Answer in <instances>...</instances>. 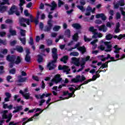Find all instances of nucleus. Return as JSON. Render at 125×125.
Segmentation results:
<instances>
[{"label": "nucleus", "mask_w": 125, "mask_h": 125, "mask_svg": "<svg viewBox=\"0 0 125 125\" xmlns=\"http://www.w3.org/2000/svg\"><path fill=\"white\" fill-rule=\"evenodd\" d=\"M68 68L69 67L67 65H63V66H62V65H59L58 66V69L60 71H62V70L64 71V70H67Z\"/></svg>", "instance_id": "obj_23"}, {"label": "nucleus", "mask_w": 125, "mask_h": 125, "mask_svg": "<svg viewBox=\"0 0 125 125\" xmlns=\"http://www.w3.org/2000/svg\"><path fill=\"white\" fill-rule=\"evenodd\" d=\"M9 32L10 34L11 35V36H16L17 32H16V30H12V26H10V28Z\"/></svg>", "instance_id": "obj_19"}, {"label": "nucleus", "mask_w": 125, "mask_h": 125, "mask_svg": "<svg viewBox=\"0 0 125 125\" xmlns=\"http://www.w3.org/2000/svg\"><path fill=\"white\" fill-rule=\"evenodd\" d=\"M42 112H43V110H42V111H40V112L39 113H35L33 116V118L34 119H37L36 118V117H39V116H40V115H41V114H42Z\"/></svg>", "instance_id": "obj_37"}, {"label": "nucleus", "mask_w": 125, "mask_h": 125, "mask_svg": "<svg viewBox=\"0 0 125 125\" xmlns=\"http://www.w3.org/2000/svg\"><path fill=\"white\" fill-rule=\"evenodd\" d=\"M48 18H49L50 20H49L47 21V25L45 26V28L44 30V32H49L51 31V29H52V27H53V24H52V18H53V17L52 16L51 14H49L48 15Z\"/></svg>", "instance_id": "obj_3"}, {"label": "nucleus", "mask_w": 125, "mask_h": 125, "mask_svg": "<svg viewBox=\"0 0 125 125\" xmlns=\"http://www.w3.org/2000/svg\"><path fill=\"white\" fill-rule=\"evenodd\" d=\"M77 7L79 8L82 12H84V11H85V9L83 7V6L82 5H77Z\"/></svg>", "instance_id": "obj_38"}, {"label": "nucleus", "mask_w": 125, "mask_h": 125, "mask_svg": "<svg viewBox=\"0 0 125 125\" xmlns=\"http://www.w3.org/2000/svg\"><path fill=\"white\" fill-rule=\"evenodd\" d=\"M61 27H60V26H57V25H55L54 27H53V31H54L55 32H58V31H59V30L60 29Z\"/></svg>", "instance_id": "obj_39"}, {"label": "nucleus", "mask_w": 125, "mask_h": 125, "mask_svg": "<svg viewBox=\"0 0 125 125\" xmlns=\"http://www.w3.org/2000/svg\"><path fill=\"white\" fill-rule=\"evenodd\" d=\"M28 81V77H22V76L20 75L18 76V83H25Z\"/></svg>", "instance_id": "obj_10"}, {"label": "nucleus", "mask_w": 125, "mask_h": 125, "mask_svg": "<svg viewBox=\"0 0 125 125\" xmlns=\"http://www.w3.org/2000/svg\"><path fill=\"white\" fill-rule=\"evenodd\" d=\"M6 35V32L4 31L0 32V37H1L2 38L4 37Z\"/></svg>", "instance_id": "obj_53"}, {"label": "nucleus", "mask_w": 125, "mask_h": 125, "mask_svg": "<svg viewBox=\"0 0 125 125\" xmlns=\"http://www.w3.org/2000/svg\"><path fill=\"white\" fill-rule=\"evenodd\" d=\"M99 31H103L104 33H106L108 29L105 25H102L98 27Z\"/></svg>", "instance_id": "obj_15"}, {"label": "nucleus", "mask_w": 125, "mask_h": 125, "mask_svg": "<svg viewBox=\"0 0 125 125\" xmlns=\"http://www.w3.org/2000/svg\"><path fill=\"white\" fill-rule=\"evenodd\" d=\"M92 9V8L91 7H90V6H88L86 8V11L91 12Z\"/></svg>", "instance_id": "obj_59"}, {"label": "nucleus", "mask_w": 125, "mask_h": 125, "mask_svg": "<svg viewBox=\"0 0 125 125\" xmlns=\"http://www.w3.org/2000/svg\"><path fill=\"white\" fill-rule=\"evenodd\" d=\"M89 31L93 33V35L92 37V39H97L98 38V32H97V29H94V27H90L89 28Z\"/></svg>", "instance_id": "obj_7"}, {"label": "nucleus", "mask_w": 125, "mask_h": 125, "mask_svg": "<svg viewBox=\"0 0 125 125\" xmlns=\"http://www.w3.org/2000/svg\"><path fill=\"white\" fill-rule=\"evenodd\" d=\"M8 6L4 5H0V13H4L5 11H7Z\"/></svg>", "instance_id": "obj_14"}, {"label": "nucleus", "mask_w": 125, "mask_h": 125, "mask_svg": "<svg viewBox=\"0 0 125 125\" xmlns=\"http://www.w3.org/2000/svg\"><path fill=\"white\" fill-rule=\"evenodd\" d=\"M38 62L39 63H42V62L43 60V58L42 57V56L41 55H38Z\"/></svg>", "instance_id": "obj_28"}, {"label": "nucleus", "mask_w": 125, "mask_h": 125, "mask_svg": "<svg viewBox=\"0 0 125 125\" xmlns=\"http://www.w3.org/2000/svg\"><path fill=\"white\" fill-rule=\"evenodd\" d=\"M7 61L10 62L9 63V68L11 69L13 68L14 64L16 65H19L22 63V57L20 56H16L15 55H8L6 58Z\"/></svg>", "instance_id": "obj_1"}, {"label": "nucleus", "mask_w": 125, "mask_h": 125, "mask_svg": "<svg viewBox=\"0 0 125 125\" xmlns=\"http://www.w3.org/2000/svg\"><path fill=\"white\" fill-rule=\"evenodd\" d=\"M72 40L74 42H77L79 40V33L76 32L73 36Z\"/></svg>", "instance_id": "obj_21"}, {"label": "nucleus", "mask_w": 125, "mask_h": 125, "mask_svg": "<svg viewBox=\"0 0 125 125\" xmlns=\"http://www.w3.org/2000/svg\"><path fill=\"white\" fill-rule=\"evenodd\" d=\"M107 46V49L105 50L106 52H111L112 51V45L108 44Z\"/></svg>", "instance_id": "obj_32"}, {"label": "nucleus", "mask_w": 125, "mask_h": 125, "mask_svg": "<svg viewBox=\"0 0 125 125\" xmlns=\"http://www.w3.org/2000/svg\"><path fill=\"white\" fill-rule=\"evenodd\" d=\"M114 39H118L119 41H121L123 38H125V34H120L118 36L117 35H114L113 36Z\"/></svg>", "instance_id": "obj_22"}, {"label": "nucleus", "mask_w": 125, "mask_h": 125, "mask_svg": "<svg viewBox=\"0 0 125 125\" xmlns=\"http://www.w3.org/2000/svg\"><path fill=\"white\" fill-rule=\"evenodd\" d=\"M7 49H4L2 52V54L5 55L7 53Z\"/></svg>", "instance_id": "obj_64"}, {"label": "nucleus", "mask_w": 125, "mask_h": 125, "mask_svg": "<svg viewBox=\"0 0 125 125\" xmlns=\"http://www.w3.org/2000/svg\"><path fill=\"white\" fill-rule=\"evenodd\" d=\"M61 75L60 74H57L55 76L54 78L51 80V82H54L56 83H58L62 81V78L61 77Z\"/></svg>", "instance_id": "obj_8"}, {"label": "nucleus", "mask_w": 125, "mask_h": 125, "mask_svg": "<svg viewBox=\"0 0 125 125\" xmlns=\"http://www.w3.org/2000/svg\"><path fill=\"white\" fill-rule=\"evenodd\" d=\"M17 9V8L16 7V6L15 5H13L12 7H11L9 11L8 12L9 15H12L15 13L16 15L17 16H20V12L18 11H14L16 10Z\"/></svg>", "instance_id": "obj_6"}, {"label": "nucleus", "mask_w": 125, "mask_h": 125, "mask_svg": "<svg viewBox=\"0 0 125 125\" xmlns=\"http://www.w3.org/2000/svg\"><path fill=\"white\" fill-rule=\"evenodd\" d=\"M11 79H12V76H11L10 75H8L6 77V81H7V82H8V83H13V81H10V80H11Z\"/></svg>", "instance_id": "obj_41"}, {"label": "nucleus", "mask_w": 125, "mask_h": 125, "mask_svg": "<svg viewBox=\"0 0 125 125\" xmlns=\"http://www.w3.org/2000/svg\"><path fill=\"white\" fill-rule=\"evenodd\" d=\"M105 39L107 41H111V40L113 39V35L110 33L106 35V36H105Z\"/></svg>", "instance_id": "obj_27"}, {"label": "nucleus", "mask_w": 125, "mask_h": 125, "mask_svg": "<svg viewBox=\"0 0 125 125\" xmlns=\"http://www.w3.org/2000/svg\"><path fill=\"white\" fill-rule=\"evenodd\" d=\"M32 6H33V3L30 2L26 5V7H27V8H30V7H32Z\"/></svg>", "instance_id": "obj_54"}, {"label": "nucleus", "mask_w": 125, "mask_h": 125, "mask_svg": "<svg viewBox=\"0 0 125 125\" xmlns=\"http://www.w3.org/2000/svg\"><path fill=\"white\" fill-rule=\"evenodd\" d=\"M19 23L21 27H24L26 28L27 25L24 23H26L27 25H30V19H25L24 18H20L19 19Z\"/></svg>", "instance_id": "obj_5"}, {"label": "nucleus", "mask_w": 125, "mask_h": 125, "mask_svg": "<svg viewBox=\"0 0 125 125\" xmlns=\"http://www.w3.org/2000/svg\"><path fill=\"white\" fill-rule=\"evenodd\" d=\"M19 40L21 41V42H22V44H26V38L23 37V38H20Z\"/></svg>", "instance_id": "obj_36"}, {"label": "nucleus", "mask_w": 125, "mask_h": 125, "mask_svg": "<svg viewBox=\"0 0 125 125\" xmlns=\"http://www.w3.org/2000/svg\"><path fill=\"white\" fill-rule=\"evenodd\" d=\"M52 57L53 60L51 61L47 65V68H49V71L54 70V69L56 68L55 63L57 62V60L58 59V52H57V48L54 47L52 49Z\"/></svg>", "instance_id": "obj_2"}, {"label": "nucleus", "mask_w": 125, "mask_h": 125, "mask_svg": "<svg viewBox=\"0 0 125 125\" xmlns=\"http://www.w3.org/2000/svg\"><path fill=\"white\" fill-rule=\"evenodd\" d=\"M113 48L115 50L114 52V53H120V50L122 49V48H119L118 47V45H115L114 47Z\"/></svg>", "instance_id": "obj_24"}, {"label": "nucleus", "mask_w": 125, "mask_h": 125, "mask_svg": "<svg viewBox=\"0 0 125 125\" xmlns=\"http://www.w3.org/2000/svg\"><path fill=\"white\" fill-rule=\"evenodd\" d=\"M69 59V57L67 55L63 56L61 59L60 61L61 62H63L64 64H66L67 61H68V60Z\"/></svg>", "instance_id": "obj_17"}, {"label": "nucleus", "mask_w": 125, "mask_h": 125, "mask_svg": "<svg viewBox=\"0 0 125 125\" xmlns=\"http://www.w3.org/2000/svg\"><path fill=\"white\" fill-rule=\"evenodd\" d=\"M5 23H6V24H13V21H12V20L8 19L5 20Z\"/></svg>", "instance_id": "obj_40"}, {"label": "nucleus", "mask_w": 125, "mask_h": 125, "mask_svg": "<svg viewBox=\"0 0 125 125\" xmlns=\"http://www.w3.org/2000/svg\"><path fill=\"white\" fill-rule=\"evenodd\" d=\"M24 60L28 63L31 62V57L29 55H25Z\"/></svg>", "instance_id": "obj_35"}, {"label": "nucleus", "mask_w": 125, "mask_h": 125, "mask_svg": "<svg viewBox=\"0 0 125 125\" xmlns=\"http://www.w3.org/2000/svg\"><path fill=\"white\" fill-rule=\"evenodd\" d=\"M116 19L117 20H119V19H121V14L120 13L117 12L116 13Z\"/></svg>", "instance_id": "obj_55"}, {"label": "nucleus", "mask_w": 125, "mask_h": 125, "mask_svg": "<svg viewBox=\"0 0 125 125\" xmlns=\"http://www.w3.org/2000/svg\"><path fill=\"white\" fill-rule=\"evenodd\" d=\"M9 74H12V75H15V74H16V68H13L11 69L9 71Z\"/></svg>", "instance_id": "obj_33"}, {"label": "nucleus", "mask_w": 125, "mask_h": 125, "mask_svg": "<svg viewBox=\"0 0 125 125\" xmlns=\"http://www.w3.org/2000/svg\"><path fill=\"white\" fill-rule=\"evenodd\" d=\"M65 34L66 36H67V37L68 38V39H70V38H71V31H70V29H67L65 31Z\"/></svg>", "instance_id": "obj_26"}, {"label": "nucleus", "mask_w": 125, "mask_h": 125, "mask_svg": "<svg viewBox=\"0 0 125 125\" xmlns=\"http://www.w3.org/2000/svg\"><path fill=\"white\" fill-rule=\"evenodd\" d=\"M14 109H16L13 111V113H18V112H20V111H22L23 110V106L19 105L16 107H14Z\"/></svg>", "instance_id": "obj_12"}, {"label": "nucleus", "mask_w": 125, "mask_h": 125, "mask_svg": "<svg viewBox=\"0 0 125 125\" xmlns=\"http://www.w3.org/2000/svg\"><path fill=\"white\" fill-rule=\"evenodd\" d=\"M70 55L72 56H79V52H71Z\"/></svg>", "instance_id": "obj_44"}, {"label": "nucleus", "mask_w": 125, "mask_h": 125, "mask_svg": "<svg viewBox=\"0 0 125 125\" xmlns=\"http://www.w3.org/2000/svg\"><path fill=\"white\" fill-rule=\"evenodd\" d=\"M72 26L74 28V29H76V30H80L82 29V25L80 24V23H75L72 24Z\"/></svg>", "instance_id": "obj_18"}, {"label": "nucleus", "mask_w": 125, "mask_h": 125, "mask_svg": "<svg viewBox=\"0 0 125 125\" xmlns=\"http://www.w3.org/2000/svg\"><path fill=\"white\" fill-rule=\"evenodd\" d=\"M17 43V41L16 40H14L10 42V44L11 46H14L15 44Z\"/></svg>", "instance_id": "obj_47"}, {"label": "nucleus", "mask_w": 125, "mask_h": 125, "mask_svg": "<svg viewBox=\"0 0 125 125\" xmlns=\"http://www.w3.org/2000/svg\"><path fill=\"white\" fill-rule=\"evenodd\" d=\"M32 79L34 80V81H36L37 82H39V77L38 76H33Z\"/></svg>", "instance_id": "obj_58"}, {"label": "nucleus", "mask_w": 125, "mask_h": 125, "mask_svg": "<svg viewBox=\"0 0 125 125\" xmlns=\"http://www.w3.org/2000/svg\"><path fill=\"white\" fill-rule=\"evenodd\" d=\"M25 2L26 1H25V0H20L19 6H20V7L23 6V5L25 4Z\"/></svg>", "instance_id": "obj_42"}, {"label": "nucleus", "mask_w": 125, "mask_h": 125, "mask_svg": "<svg viewBox=\"0 0 125 125\" xmlns=\"http://www.w3.org/2000/svg\"><path fill=\"white\" fill-rule=\"evenodd\" d=\"M29 44H31V45H34L35 43H34V39L32 37H30V41L29 42Z\"/></svg>", "instance_id": "obj_48"}, {"label": "nucleus", "mask_w": 125, "mask_h": 125, "mask_svg": "<svg viewBox=\"0 0 125 125\" xmlns=\"http://www.w3.org/2000/svg\"><path fill=\"white\" fill-rule=\"evenodd\" d=\"M2 118L4 120L8 119L7 120H6V123L7 124L8 123H9L10 121H11V118H12V114L10 113L8 116L7 115L4 114L2 116Z\"/></svg>", "instance_id": "obj_9"}, {"label": "nucleus", "mask_w": 125, "mask_h": 125, "mask_svg": "<svg viewBox=\"0 0 125 125\" xmlns=\"http://www.w3.org/2000/svg\"><path fill=\"white\" fill-rule=\"evenodd\" d=\"M72 60L75 66L77 67H80L81 63H80V60L76 57L72 58Z\"/></svg>", "instance_id": "obj_11"}, {"label": "nucleus", "mask_w": 125, "mask_h": 125, "mask_svg": "<svg viewBox=\"0 0 125 125\" xmlns=\"http://www.w3.org/2000/svg\"><path fill=\"white\" fill-rule=\"evenodd\" d=\"M19 92H20V93H21V95H22V96H23V97H24V98L26 100H28V99H30V97L29 93H26L25 94H24V92H23V91H22V90H20Z\"/></svg>", "instance_id": "obj_13"}, {"label": "nucleus", "mask_w": 125, "mask_h": 125, "mask_svg": "<svg viewBox=\"0 0 125 125\" xmlns=\"http://www.w3.org/2000/svg\"><path fill=\"white\" fill-rule=\"evenodd\" d=\"M92 79H90L89 80H87V81H84V82L81 84V85H84V84H87L88 83H90L91 82Z\"/></svg>", "instance_id": "obj_43"}, {"label": "nucleus", "mask_w": 125, "mask_h": 125, "mask_svg": "<svg viewBox=\"0 0 125 125\" xmlns=\"http://www.w3.org/2000/svg\"><path fill=\"white\" fill-rule=\"evenodd\" d=\"M20 34L21 37H26V30L24 29H20Z\"/></svg>", "instance_id": "obj_29"}, {"label": "nucleus", "mask_w": 125, "mask_h": 125, "mask_svg": "<svg viewBox=\"0 0 125 125\" xmlns=\"http://www.w3.org/2000/svg\"><path fill=\"white\" fill-rule=\"evenodd\" d=\"M86 80V78L84 75H77L76 78H73L71 80L72 83H83L84 81Z\"/></svg>", "instance_id": "obj_4"}, {"label": "nucleus", "mask_w": 125, "mask_h": 125, "mask_svg": "<svg viewBox=\"0 0 125 125\" xmlns=\"http://www.w3.org/2000/svg\"><path fill=\"white\" fill-rule=\"evenodd\" d=\"M72 86H74V87H75V90H80L81 89V88L82 86H83V85L82 84H80L78 87L77 86H75L74 85H72Z\"/></svg>", "instance_id": "obj_50"}, {"label": "nucleus", "mask_w": 125, "mask_h": 125, "mask_svg": "<svg viewBox=\"0 0 125 125\" xmlns=\"http://www.w3.org/2000/svg\"><path fill=\"white\" fill-rule=\"evenodd\" d=\"M2 2L1 3V5H4L5 4H8V5H10V3H9V0H3Z\"/></svg>", "instance_id": "obj_34"}, {"label": "nucleus", "mask_w": 125, "mask_h": 125, "mask_svg": "<svg viewBox=\"0 0 125 125\" xmlns=\"http://www.w3.org/2000/svg\"><path fill=\"white\" fill-rule=\"evenodd\" d=\"M104 68H108V64H107V63H106V62H105L104 63L102 64V66L99 68V70H100V69H101V68L104 69Z\"/></svg>", "instance_id": "obj_45"}, {"label": "nucleus", "mask_w": 125, "mask_h": 125, "mask_svg": "<svg viewBox=\"0 0 125 125\" xmlns=\"http://www.w3.org/2000/svg\"><path fill=\"white\" fill-rule=\"evenodd\" d=\"M80 3L81 5H84L85 4V0H80Z\"/></svg>", "instance_id": "obj_57"}, {"label": "nucleus", "mask_w": 125, "mask_h": 125, "mask_svg": "<svg viewBox=\"0 0 125 125\" xmlns=\"http://www.w3.org/2000/svg\"><path fill=\"white\" fill-rule=\"evenodd\" d=\"M65 4V2L62 1V0H58V6L59 8L61 7L62 5H64Z\"/></svg>", "instance_id": "obj_31"}, {"label": "nucleus", "mask_w": 125, "mask_h": 125, "mask_svg": "<svg viewBox=\"0 0 125 125\" xmlns=\"http://www.w3.org/2000/svg\"><path fill=\"white\" fill-rule=\"evenodd\" d=\"M119 6H120V4L119 3L114 4V8H115V9H118V8H119Z\"/></svg>", "instance_id": "obj_61"}, {"label": "nucleus", "mask_w": 125, "mask_h": 125, "mask_svg": "<svg viewBox=\"0 0 125 125\" xmlns=\"http://www.w3.org/2000/svg\"><path fill=\"white\" fill-rule=\"evenodd\" d=\"M46 43H47V45L48 46H50V45H52V40L51 39H47L46 40Z\"/></svg>", "instance_id": "obj_30"}, {"label": "nucleus", "mask_w": 125, "mask_h": 125, "mask_svg": "<svg viewBox=\"0 0 125 125\" xmlns=\"http://www.w3.org/2000/svg\"><path fill=\"white\" fill-rule=\"evenodd\" d=\"M95 23H96V24H102V21H101V20H96V21H95Z\"/></svg>", "instance_id": "obj_60"}, {"label": "nucleus", "mask_w": 125, "mask_h": 125, "mask_svg": "<svg viewBox=\"0 0 125 125\" xmlns=\"http://www.w3.org/2000/svg\"><path fill=\"white\" fill-rule=\"evenodd\" d=\"M84 41L85 42H90V41H91V39L88 38L87 37H86V36L84 35Z\"/></svg>", "instance_id": "obj_51"}, {"label": "nucleus", "mask_w": 125, "mask_h": 125, "mask_svg": "<svg viewBox=\"0 0 125 125\" xmlns=\"http://www.w3.org/2000/svg\"><path fill=\"white\" fill-rule=\"evenodd\" d=\"M119 4L120 6H124V5H125V0H121L119 1Z\"/></svg>", "instance_id": "obj_49"}, {"label": "nucleus", "mask_w": 125, "mask_h": 125, "mask_svg": "<svg viewBox=\"0 0 125 125\" xmlns=\"http://www.w3.org/2000/svg\"><path fill=\"white\" fill-rule=\"evenodd\" d=\"M101 18H102L103 21H105L106 19H107V17H106L105 15L103 13H101Z\"/></svg>", "instance_id": "obj_46"}, {"label": "nucleus", "mask_w": 125, "mask_h": 125, "mask_svg": "<svg viewBox=\"0 0 125 125\" xmlns=\"http://www.w3.org/2000/svg\"><path fill=\"white\" fill-rule=\"evenodd\" d=\"M5 95H6V97L8 98H10V97H11V95L9 92L5 93Z\"/></svg>", "instance_id": "obj_62"}, {"label": "nucleus", "mask_w": 125, "mask_h": 125, "mask_svg": "<svg viewBox=\"0 0 125 125\" xmlns=\"http://www.w3.org/2000/svg\"><path fill=\"white\" fill-rule=\"evenodd\" d=\"M14 50L18 51V52H20V53H22V52L24 51L23 47L19 46H17V47L14 49Z\"/></svg>", "instance_id": "obj_20"}, {"label": "nucleus", "mask_w": 125, "mask_h": 125, "mask_svg": "<svg viewBox=\"0 0 125 125\" xmlns=\"http://www.w3.org/2000/svg\"><path fill=\"white\" fill-rule=\"evenodd\" d=\"M70 71H71V69L67 68L66 69H64V70H63V72L64 73H66V75H68V74H69V72H70Z\"/></svg>", "instance_id": "obj_56"}, {"label": "nucleus", "mask_w": 125, "mask_h": 125, "mask_svg": "<svg viewBox=\"0 0 125 125\" xmlns=\"http://www.w3.org/2000/svg\"><path fill=\"white\" fill-rule=\"evenodd\" d=\"M33 119H34V118H33V116L29 119H28V117L23 118H22V122H25V121H26L27 123H29V122H32V121H33Z\"/></svg>", "instance_id": "obj_25"}, {"label": "nucleus", "mask_w": 125, "mask_h": 125, "mask_svg": "<svg viewBox=\"0 0 125 125\" xmlns=\"http://www.w3.org/2000/svg\"><path fill=\"white\" fill-rule=\"evenodd\" d=\"M24 13L25 16H26V17L30 16V13H29L28 10L27 9L25 10L24 11Z\"/></svg>", "instance_id": "obj_52"}, {"label": "nucleus", "mask_w": 125, "mask_h": 125, "mask_svg": "<svg viewBox=\"0 0 125 125\" xmlns=\"http://www.w3.org/2000/svg\"><path fill=\"white\" fill-rule=\"evenodd\" d=\"M39 27L41 30H42V29H43V23L42 22H40Z\"/></svg>", "instance_id": "obj_63"}, {"label": "nucleus", "mask_w": 125, "mask_h": 125, "mask_svg": "<svg viewBox=\"0 0 125 125\" xmlns=\"http://www.w3.org/2000/svg\"><path fill=\"white\" fill-rule=\"evenodd\" d=\"M77 49L79 50V51H81L82 54H84V53L86 52V48H85V46H80L77 48Z\"/></svg>", "instance_id": "obj_16"}]
</instances>
